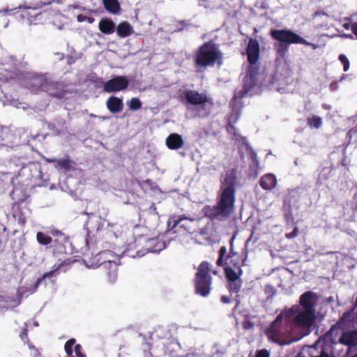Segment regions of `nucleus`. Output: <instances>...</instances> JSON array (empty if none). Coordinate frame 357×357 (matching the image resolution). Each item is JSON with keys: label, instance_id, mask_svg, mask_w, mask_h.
<instances>
[{"label": "nucleus", "instance_id": "obj_1", "mask_svg": "<svg viewBox=\"0 0 357 357\" xmlns=\"http://www.w3.org/2000/svg\"><path fill=\"white\" fill-rule=\"evenodd\" d=\"M236 183V172L234 169L227 171L221 184L222 193L217 205L206 206L204 208L206 217L211 220H222L226 219L232 213L235 202Z\"/></svg>", "mask_w": 357, "mask_h": 357}, {"label": "nucleus", "instance_id": "obj_2", "mask_svg": "<svg viewBox=\"0 0 357 357\" xmlns=\"http://www.w3.org/2000/svg\"><path fill=\"white\" fill-rule=\"evenodd\" d=\"M227 250L225 246L220 248L216 264L218 266L224 267L225 278L227 282V288L230 294L238 293L242 287L243 281L240 277L243 274L241 267L244 265L245 259L242 258L238 253L234 252L231 248L229 253L224 260Z\"/></svg>", "mask_w": 357, "mask_h": 357}, {"label": "nucleus", "instance_id": "obj_3", "mask_svg": "<svg viewBox=\"0 0 357 357\" xmlns=\"http://www.w3.org/2000/svg\"><path fill=\"white\" fill-rule=\"evenodd\" d=\"M47 134H32L29 129L13 126L0 128V146L13 147L21 144L37 146L45 141Z\"/></svg>", "mask_w": 357, "mask_h": 357}, {"label": "nucleus", "instance_id": "obj_4", "mask_svg": "<svg viewBox=\"0 0 357 357\" xmlns=\"http://www.w3.org/2000/svg\"><path fill=\"white\" fill-rule=\"evenodd\" d=\"M222 53L218 45L210 40L198 47L195 55V65L201 68L213 66L215 63L220 66L222 63Z\"/></svg>", "mask_w": 357, "mask_h": 357}, {"label": "nucleus", "instance_id": "obj_5", "mask_svg": "<svg viewBox=\"0 0 357 357\" xmlns=\"http://www.w3.org/2000/svg\"><path fill=\"white\" fill-rule=\"evenodd\" d=\"M20 85L33 93L45 91L52 94L51 91L54 89L55 83L47 74L28 72L22 75Z\"/></svg>", "mask_w": 357, "mask_h": 357}, {"label": "nucleus", "instance_id": "obj_6", "mask_svg": "<svg viewBox=\"0 0 357 357\" xmlns=\"http://www.w3.org/2000/svg\"><path fill=\"white\" fill-rule=\"evenodd\" d=\"M211 265L208 261H202L195 275V293L202 297H207L211 291L212 277L210 275Z\"/></svg>", "mask_w": 357, "mask_h": 357}, {"label": "nucleus", "instance_id": "obj_7", "mask_svg": "<svg viewBox=\"0 0 357 357\" xmlns=\"http://www.w3.org/2000/svg\"><path fill=\"white\" fill-rule=\"evenodd\" d=\"M260 48L257 40L250 38L247 45V59L250 63L249 67V78L250 80V86H247V95L248 94L250 88L255 86L257 83L256 79L257 75L259 74V66L257 64L259 59Z\"/></svg>", "mask_w": 357, "mask_h": 357}, {"label": "nucleus", "instance_id": "obj_8", "mask_svg": "<svg viewBox=\"0 0 357 357\" xmlns=\"http://www.w3.org/2000/svg\"><path fill=\"white\" fill-rule=\"evenodd\" d=\"M178 98L185 105L200 106L203 109H210L214 104L213 99L206 92L199 93L196 90L180 91Z\"/></svg>", "mask_w": 357, "mask_h": 357}, {"label": "nucleus", "instance_id": "obj_9", "mask_svg": "<svg viewBox=\"0 0 357 357\" xmlns=\"http://www.w3.org/2000/svg\"><path fill=\"white\" fill-rule=\"evenodd\" d=\"M270 36L273 40L288 44H302L311 47L313 50L319 47V45L307 42L305 39L289 29H272Z\"/></svg>", "mask_w": 357, "mask_h": 357}, {"label": "nucleus", "instance_id": "obj_10", "mask_svg": "<svg viewBox=\"0 0 357 357\" xmlns=\"http://www.w3.org/2000/svg\"><path fill=\"white\" fill-rule=\"evenodd\" d=\"M48 234L52 236V243L50 245L54 256L59 257L66 253V243L68 237L61 230L56 228H50Z\"/></svg>", "mask_w": 357, "mask_h": 357}, {"label": "nucleus", "instance_id": "obj_11", "mask_svg": "<svg viewBox=\"0 0 357 357\" xmlns=\"http://www.w3.org/2000/svg\"><path fill=\"white\" fill-rule=\"evenodd\" d=\"M284 314L280 313L267 328L266 334L270 340L277 342L283 337L287 330L283 323Z\"/></svg>", "mask_w": 357, "mask_h": 357}, {"label": "nucleus", "instance_id": "obj_12", "mask_svg": "<svg viewBox=\"0 0 357 357\" xmlns=\"http://www.w3.org/2000/svg\"><path fill=\"white\" fill-rule=\"evenodd\" d=\"M85 257H86L85 256ZM98 258L96 263H90L86 258L84 261L88 266H102L104 269L106 278L108 282H113L116 280L118 274V264L112 261H104L99 263L100 254L95 256V259Z\"/></svg>", "mask_w": 357, "mask_h": 357}, {"label": "nucleus", "instance_id": "obj_13", "mask_svg": "<svg viewBox=\"0 0 357 357\" xmlns=\"http://www.w3.org/2000/svg\"><path fill=\"white\" fill-rule=\"evenodd\" d=\"M129 80L125 76H116L104 83L103 90L107 93L123 91L128 88Z\"/></svg>", "mask_w": 357, "mask_h": 357}, {"label": "nucleus", "instance_id": "obj_14", "mask_svg": "<svg viewBox=\"0 0 357 357\" xmlns=\"http://www.w3.org/2000/svg\"><path fill=\"white\" fill-rule=\"evenodd\" d=\"M243 298V296H241L240 294H236L234 298L236 305L233 310L232 315L235 318L236 325L241 326L243 328H245V307L241 302Z\"/></svg>", "mask_w": 357, "mask_h": 357}, {"label": "nucleus", "instance_id": "obj_15", "mask_svg": "<svg viewBox=\"0 0 357 357\" xmlns=\"http://www.w3.org/2000/svg\"><path fill=\"white\" fill-rule=\"evenodd\" d=\"M317 296L314 293L307 291L300 296V304L306 310H315L314 305Z\"/></svg>", "mask_w": 357, "mask_h": 357}, {"label": "nucleus", "instance_id": "obj_16", "mask_svg": "<svg viewBox=\"0 0 357 357\" xmlns=\"http://www.w3.org/2000/svg\"><path fill=\"white\" fill-rule=\"evenodd\" d=\"M75 260H72V259H67L63 260V261L61 263H60L59 265H57V266H56V265H55V266H54V269H53V270H52V271H49V272H47V273H45L43 275V277L38 278V279H37V281H36V285L40 284L42 282V281H43L45 278H51V277H52V276L54 275V273H55L56 271H59V270H61V271H66V269H67L68 267L71 266V265H72V264H73V262H75Z\"/></svg>", "mask_w": 357, "mask_h": 357}, {"label": "nucleus", "instance_id": "obj_17", "mask_svg": "<svg viewBox=\"0 0 357 357\" xmlns=\"http://www.w3.org/2000/svg\"><path fill=\"white\" fill-rule=\"evenodd\" d=\"M247 151L249 153V159L251 160V163L249 165V178H255L259 172V164L257 158V154L255 151L247 145Z\"/></svg>", "mask_w": 357, "mask_h": 357}, {"label": "nucleus", "instance_id": "obj_18", "mask_svg": "<svg viewBox=\"0 0 357 357\" xmlns=\"http://www.w3.org/2000/svg\"><path fill=\"white\" fill-rule=\"evenodd\" d=\"M314 312L315 310H304L303 312H299L295 318L296 323L301 326H310L314 319Z\"/></svg>", "mask_w": 357, "mask_h": 357}, {"label": "nucleus", "instance_id": "obj_19", "mask_svg": "<svg viewBox=\"0 0 357 357\" xmlns=\"http://www.w3.org/2000/svg\"><path fill=\"white\" fill-rule=\"evenodd\" d=\"M245 77L243 79V85L241 90L238 94H235L230 102L232 107V112H240L243 109V98L245 94Z\"/></svg>", "mask_w": 357, "mask_h": 357}, {"label": "nucleus", "instance_id": "obj_20", "mask_svg": "<svg viewBox=\"0 0 357 357\" xmlns=\"http://www.w3.org/2000/svg\"><path fill=\"white\" fill-rule=\"evenodd\" d=\"M183 139L179 134L172 133L166 139V145L171 150H177L183 146Z\"/></svg>", "mask_w": 357, "mask_h": 357}, {"label": "nucleus", "instance_id": "obj_21", "mask_svg": "<svg viewBox=\"0 0 357 357\" xmlns=\"http://www.w3.org/2000/svg\"><path fill=\"white\" fill-rule=\"evenodd\" d=\"M259 185L265 190H271L277 185V179L274 174H266L261 177Z\"/></svg>", "mask_w": 357, "mask_h": 357}, {"label": "nucleus", "instance_id": "obj_22", "mask_svg": "<svg viewBox=\"0 0 357 357\" xmlns=\"http://www.w3.org/2000/svg\"><path fill=\"white\" fill-rule=\"evenodd\" d=\"M340 342L347 346H356L357 344V331H351L342 333Z\"/></svg>", "mask_w": 357, "mask_h": 357}, {"label": "nucleus", "instance_id": "obj_23", "mask_svg": "<svg viewBox=\"0 0 357 357\" xmlns=\"http://www.w3.org/2000/svg\"><path fill=\"white\" fill-rule=\"evenodd\" d=\"M99 30L104 34H112L116 29L114 22L109 18L101 19L98 24Z\"/></svg>", "mask_w": 357, "mask_h": 357}, {"label": "nucleus", "instance_id": "obj_24", "mask_svg": "<svg viewBox=\"0 0 357 357\" xmlns=\"http://www.w3.org/2000/svg\"><path fill=\"white\" fill-rule=\"evenodd\" d=\"M74 164L75 162L69 156H66V158L58 159V160H56V165H54V167L56 169L61 170L63 173H67L73 169Z\"/></svg>", "mask_w": 357, "mask_h": 357}, {"label": "nucleus", "instance_id": "obj_25", "mask_svg": "<svg viewBox=\"0 0 357 357\" xmlns=\"http://www.w3.org/2000/svg\"><path fill=\"white\" fill-rule=\"evenodd\" d=\"M123 104L121 98L111 96L107 100V107L109 112H121Z\"/></svg>", "mask_w": 357, "mask_h": 357}, {"label": "nucleus", "instance_id": "obj_26", "mask_svg": "<svg viewBox=\"0 0 357 357\" xmlns=\"http://www.w3.org/2000/svg\"><path fill=\"white\" fill-rule=\"evenodd\" d=\"M132 33V27L128 22H121L116 27V33L121 38H126Z\"/></svg>", "mask_w": 357, "mask_h": 357}, {"label": "nucleus", "instance_id": "obj_27", "mask_svg": "<svg viewBox=\"0 0 357 357\" xmlns=\"http://www.w3.org/2000/svg\"><path fill=\"white\" fill-rule=\"evenodd\" d=\"M105 8L109 13L116 14L120 10L118 0H102Z\"/></svg>", "mask_w": 357, "mask_h": 357}, {"label": "nucleus", "instance_id": "obj_28", "mask_svg": "<svg viewBox=\"0 0 357 357\" xmlns=\"http://www.w3.org/2000/svg\"><path fill=\"white\" fill-rule=\"evenodd\" d=\"M52 239L53 237L52 236H51L50 234H48L43 231H38L36 234V241L39 244L42 245L47 246L51 245L52 243Z\"/></svg>", "mask_w": 357, "mask_h": 357}, {"label": "nucleus", "instance_id": "obj_29", "mask_svg": "<svg viewBox=\"0 0 357 357\" xmlns=\"http://www.w3.org/2000/svg\"><path fill=\"white\" fill-rule=\"evenodd\" d=\"M307 124L310 128H319L322 125V119L321 117L312 115L307 117Z\"/></svg>", "mask_w": 357, "mask_h": 357}, {"label": "nucleus", "instance_id": "obj_30", "mask_svg": "<svg viewBox=\"0 0 357 357\" xmlns=\"http://www.w3.org/2000/svg\"><path fill=\"white\" fill-rule=\"evenodd\" d=\"M184 220H189L190 221H193L194 219L193 218H188L185 215H182V216H178L176 218H174L172 220V229H174L176 228V227L178 226H180L181 227H183L185 230H187L188 231L190 232V229H188L185 225L184 224H181L182 221H183Z\"/></svg>", "mask_w": 357, "mask_h": 357}, {"label": "nucleus", "instance_id": "obj_31", "mask_svg": "<svg viewBox=\"0 0 357 357\" xmlns=\"http://www.w3.org/2000/svg\"><path fill=\"white\" fill-rule=\"evenodd\" d=\"M278 45H275L276 52L280 56H284L288 51V43L279 41Z\"/></svg>", "mask_w": 357, "mask_h": 357}, {"label": "nucleus", "instance_id": "obj_32", "mask_svg": "<svg viewBox=\"0 0 357 357\" xmlns=\"http://www.w3.org/2000/svg\"><path fill=\"white\" fill-rule=\"evenodd\" d=\"M128 104L131 110H137L142 107V102L137 98H132L128 102Z\"/></svg>", "mask_w": 357, "mask_h": 357}, {"label": "nucleus", "instance_id": "obj_33", "mask_svg": "<svg viewBox=\"0 0 357 357\" xmlns=\"http://www.w3.org/2000/svg\"><path fill=\"white\" fill-rule=\"evenodd\" d=\"M75 344V340L73 338L70 339L69 340H68L66 342V344L64 345V349H65V351L68 354V356H72L73 352V347Z\"/></svg>", "mask_w": 357, "mask_h": 357}, {"label": "nucleus", "instance_id": "obj_34", "mask_svg": "<svg viewBox=\"0 0 357 357\" xmlns=\"http://www.w3.org/2000/svg\"><path fill=\"white\" fill-rule=\"evenodd\" d=\"M284 219L287 222H291L294 224V218L291 211V207L290 205L288 206V209L284 214Z\"/></svg>", "mask_w": 357, "mask_h": 357}, {"label": "nucleus", "instance_id": "obj_35", "mask_svg": "<svg viewBox=\"0 0 357 357\" xmlns=\"http://www.w3.org/2000/svg\"><path fill=\"white\" fill-rule=\"evenodd\" d=\"M339 60L343 65V69L344 72H347L350 66L349 61L344 54H340L339 56Z\"/></svg>", "mask_w": 357, "mask_h": 357}, {"label": "nucleus", "instance_id": "obj_36", "mask_svg": "<svg viewBox=\"0 0 357 357\" xmlns=\"http://www.w3.org/2000/svg\"><path fill=\"white\" fill-rule=\"evenodd\" d=\"M75 352L77 357H86L82 352V346L80 344H76L75 346Z\"/></svg>", "mask_w": 357, "mask_h": 357}, {"label": "nucleus", "instance_id": "obj_37", "mask_svg": "<svg viewBox=\"0 0 357 357\" xmlns=\"http://www.w3.org/2000/svg\"><path fill=\"white\" fill-rule=\"evenodd\" d=\"M264 290L266 294H269L270 295H274L275 294V288L271 284H266Z\"/></svg>", "mask_w": 357, "mask_h": 357}, {"label": "nucleus", "instance_id": "obj_38", "mask_svg": "<svg viewBox=\"0 0 357 357\" xmlns=\"http://www.w3.org/2000/svg\"><path fill=\"white\" fill-rule=\"evenodd\" d=\"M344 78V75H343V76L340 78V79L339 81H336V82H332V83L330 84V86H329V88H330L331 91H336V90H337V83H338L339 82H341Z\"/></svg>", "mask_w": 357, "mask_h": 357}, {"label": "nucleus", "instance_id": "obj_39", "mask_svg": "<svg viewBox=\"0 0 357 357\" xmlns=\"http://www.w3.org/2000/svg\"><path fill=\"white\" fill-rule=\"evenodd\" d=\"M297 235H298V228L295 227L291 232L286 234V237L287 238H294L295 236H296Z\"/></svg>", "mask_w": 357, "mask_h": 357}, {"label": "nucleus", "instance_id": "obj_40", "mask_svg": "<svg viewBox=\"0 0 357 357\" xmlns=\"http://www.w3.org/2000/svg\"><path fill=\"white\" fill-rule=\"evenodd\" d=\"M20 336L21 337L22 340H25L27 338V336H28V329L24 328L22 329V331H21L20 334Z\"/></svg>", "mask_w": 357, "mask_h": 357}, {"label": "nucleus", "instance_id": "obj_41", "mask_svg": "<svg viewBox=\"0 0 357 357\" xmlns=\"http://www.w3.org/2000/svg\"><path fill=\"white\" fill-rule=\"evenodd\" d=\"M354 25H356V22H354V23H344L342 25V26L345 29H347V30L351 29V31L353 32V29H354Z\"/></svg>", "mask_w": 357, "mask_h": 357}, {"label": "nucleus", "instance_id": "obj_42", "mask_svg": "<svg viewBox=\"0 0 357 357\" xmlns=\"http://www.w3.org/2000/svg\"><path fill=\"white\" fill-rule=\"evenodd\" d=\"M221 302L225 304H228L231 303V298L230 297L227 296H221Z\"/></svg>", "mask_w": 357, "mask_h": 357}, {"label": "nucleus", "instance_id": "obj_43", "mask_svg": "<svg viewBox=\"0 0 357 357\" xmlns=\"http://www.w3.org/2000/svg\"><path fill=\"white\" fill-rule=\"evenodd\" d=\"M45 160L48 163H54V165H56V160H58V159H56V158H45Z\"/></svg>", "mask_w": 357, "mask_h": 357}, {"label": "nucleus", "instance_id": "obj_44", "mask_svg": "<svg viewBox=\"0 0 357 357\" xmlns=\"http://www.w3.org/2000/svg\"><path fill=\"white\" fill-rule=\"evenodd\" d=\"M15 106L17 108H18V109H20V108H22V109H25V107H24V106L23 105V104H22V103H21V102H18V103H17L16 105H15Z\"/></svg>", "mask_w": 357, "mask_h": 357}, {"label": "nucleus", "instance_id": "obj_45", "mask_svg": "<svg viewBox=\"0 0 357 357\" xmlns=\"http://www.w3.org/2000/svg\"><path fill=\"white\" fill-rule=\"evenodd\" d=\"M234 126L231 125V123L230 122L228 123L227 124V129L229 132H231L232 129H234Z\"/></svg>", "mask_w": 357, "mask_h": 357}, {"label": "nucleus", "instance_id": "obj_46", "mask_svg": "<svg viewBox=\"0 0 357 357\" xmlns=\"http://www.w3.org/2000/svg\"><path fill=\"white\" fill-rule=\"evenodd\" d=\"M317 357H330L328 354L325 352H322L319 356Z\"/></svg>", "mask_w": 357, "mask_h": 357}, {"label": "nucleus", "instance_id": "obj_47", "mask_svg": "<svg viewBox=\"0 0 357 357\" xmlns=\"http://www.w3.org/2000/svg\"><path fill=\"white\" fill-rule=\"evenodd\" d=\"M178 23H179V24H182V25H184V26H187V25H188V24L186 23V22H185V21H184V20L179 21V22H178Z\"/></svg>", "mask_w": 357, "mask_h": 357}, {"label": "nucleus", "instance_id": "obj_48", "mask_svg": "<svg viewBox=\"0 0 357 357\" xmlns=\"http://www.w3.org/2000/svg\"><path fill=\"white\" fill-rule=\"evenodd\" d=\"M320 14H323L324 15L325 13H319V12H316L314 15H320Z\"/></svg>", "mask_w": 357, "mask_h": 357}, {"label": "nucleus", "instance_id": "obj_49", "mask_svg": "<svg viewBox=\"0 0 357 357\" xmlns=\"http://www.w3.org/2000/svg\"><path fill=\"white\" fill-rule=\"evenodd\" d=\"M95 116H96V115H94L93 113H91V117H95Z\"/></svg>", "mask_w": 357, "mask_h": 357}, {"label": "nucleus", "instance_id": "obj_50", "mask_svg": "<svg viewBox=\"0 0 357 357\" xmlns=\"http://www.w3.org/2000/svg\"><path fill=\"white\" fill-rule=\"evenodd\" d=\"M334 328H335V326H333L331 327V331H333Z\"/></svg>", "mask_w": 357, "mask_h": 357}, {"label": "nucleus", "instance_id": "obj_51", "mask_svg": "<svg viewBox=\"0 0 357 357\" xmlns=\"http://www.w3.org/2000/svg\"><path fill=\"white\" fill-rule=\"evenodd\" d=\"M232 117H233V116H232V115H230V116H229V120H230V119H231V118H232Z\"/></svg>", "mask_w": 357, "mask_h": 357}, {"label": "nucleus", "instance_id": "obj_52", "mask_svg": "<svg viewBox=\"0 0 357 357\" xmlns=\"http://www.w3.org/2000/svg\"><path fill=\"white\" fill-rule=\"evenodd\" d=\"M78 21H81L79 15L78 16Z\"/></svg>", "mask_w": 357, "mask_h": 357}]
</instances>
